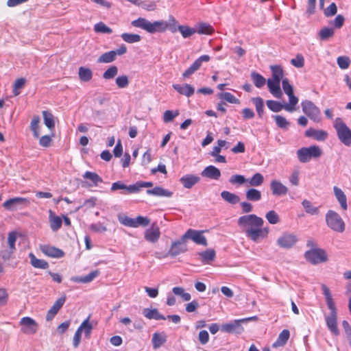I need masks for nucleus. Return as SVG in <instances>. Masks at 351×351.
Segmentation results:
<instances>
[{
  "label": "nucleus",
  "mask_w": 351,
  "mask_h": 351,
  "mask_svg": "<svg viewBox=\"0 0 351 351\" xmlns=\"http://www.w3.org/2000/svg\"><path fill=\"white\" fill-rule=\"evenodd\" d=\"M143 314L149 319L165 320L166 317L160 314L156 308H146L143 309Z\"/></svg>",
  "instance_id": "28"
},
{
  "label": "nucleus",
  "mask_w": 351,
  "mask_h": 351,
  "mask_svg": "<svg viewBox=\"0 0 351 351\" xmlns=\"http://www.w3.org/2000/svg\"><path fill=\"white\" fill-rule=\"evenodd\" d=\"M219 97L223 99L228 103L239 104H240L239 99L236 98L232 93L229 92L221 93L219 95Z\"/></svg>",
  "instance_id": "54"
},
{
  "label": "nucleus",
  "mask_w": 351,
  "mask_h": 351,
  "mask_svg": "<svg viewBox=\"0 0 351 351\" xmlns=\"http://www.w3.org/2000/svg\"><path fill=\"white\" fill-rule=\"evenodd\" d=\"M31 265L35 268L47 269L49 264L47 261L43 259L37 258L33 253L29 254Z\"/></svg>",
  "instance_id": "34"
},
{
  "label": "nucleus",
  "mask_w": 351,
  "mask_h": 351,
  "mask_svg": "<svg viewBox=\"0 0 351 351\" xmlns=\"http://www.w3.org/2000/svg\"><path fill=\"white\" fill-rule=\"evenodd\" d=\"M237 223L246 237L254 243H258L268 237L269 227H263L264 220L254 214L239 217Z\"/></svg>",
  "instance_id": "1"
},
{
  "label": "nucleus",
  "mask_w": 351,
  "mask_h": 351,
  "mask_svg": "<svg viewBox=\"0 0 351 351\" xmlns=\"http://www.w3.org/2000/svg\"><path fill=\"white\" fill-rule=\"evenodd\" d=\"M40 250L43 254L53 258H62L64 255L62 250L49 245H41Z\"/></svg>",
  "instance_id": "19"
},
{
  "label": "nucleus",
  "mask_w": 351,
  "mask_h": 351,
  "mask_svg": "<svg viewBox=\"0 0 351 351\" xmlns=\"http://www.w3.org/2000/svg\"><path fill=\"white\" fill-rule=\"evenodd\" d=\"M119 221L121 224L125 226L136 228V224L135 223L134 218H131L128 216H119Z\"/></svg>",
  "instance_id": "57"
},
{
  "label": "nucleus",
  "mask_w": 351,
  "mask_h": 351,
  "mask_svg": "<svg viewBox=\"0 0 351 351\" xmlns=\"http://www.w3.org/2000/svg\"><path fill=\"white\" fill-rule=\"evenodd\" d=\"M39 123L40 117L37 115L34 116L30 123V129L33 132L34 136L36 138H38L40 136Z\"/></svg>",
  "instance_id": "45"
},
{
  "label": "nucleus",
  "mask_w": 351,
  "mask_h": 351,
  "mask_svg": "<svg viewBox=\"0 0 351 351\" xmlns=\"http://www.w3.org/2000/svg\"><path fill=\"white\" fill-rule=\"evenodd\" d=\"M167 340L166 335L164 334L155 332L152 336V344L154 349L159 348Z\"/></svg>",
  "instance_id": "35"
},
{
  "label": "nucleus",
  "mask_w": 351,
  "mask_h": 351,
  "mask_svg": "<svg viewBox=\"0 0 351 351\" xmlns=\"http://www.w3.org/2000/svg\"><path fill=\"white\" fill-rule=\"evenodd\" d=\"M186 241V239H183L182 235L180 240L172 242L167 255L171 257H176L180 254L185 253L188 250Z\"/></svg>",
  "instance_id": "12"
},
{
  "label": "nucleus",
  "mask_w": 351,
  "mask_h": 351,
  "mask_svg": "<svg viewBox=\"0 0 351 351\" xmlns=\"http://www.w3.org/2000/svg\"><path fill=\"white\" fill-rule=\"evenodd\" d=\"M25 84V80L24 78L17 79L13 86V94L14 96H18L20 93V89L22 88Z\"/></svg>",
  "instance_id": "61"
},
{
  "label": "nucleus",
  "mask_w": 351,
  "mask_h": 351,
  "mask_svg": "<svg viewBox=\"0 0 351 351\" xmlns=\"http://www.w3.org/2000/svg\"><path fill=\"white\" fill-rule=\"evenodd\" d=\"M29 200L25 197H16L5 201L3 208L8 211H14L29 206Z\"/></svg>",
  "instance_id": "10"
},
{
  "label": "nucleus",
  "mask_w": 351,
  "mask_h": 351,
  "mask_svg": "<svg viewBox=\"0 0 351 351\" xmlns=\"http://www.w3.org/2000/svg\"><path fill=\"white\" fill-rule=\"evenodd\" d=\"M147 193L150 195L167 197H170L173 195L171 191L165 189L160 186H156L152 189H147Z\"/></svg>",
  "instance_id": "30"
},
{
  "label": "nucleus",
  "mask_w": 351,
  "mask_h": 351,
  "mask_svg": "<svg viewBox=\"0 0 351 351\" xmlns=\"http://www.w3.org/2000/svg\"><path fill=\"white\" fill-rule=\"evenodd\" d=\"M121 38L128 43H138L141 40V36L136 34L123 33L121 36Z\"/></svg>",
  "instance_id": "47"
},
{
  "label": "nucleus",
  "mask_w": 351,
  "mask_h": 351,
  "mask_svg": "<svg viewBox=\"0 0 351 351\" xmlns=\"http://www.w3.org/2000/svg\"><path fill=\"white\" fill-rule=\"evenodd\" d=\"M196 32L199 34L210 35L214 32L213 27L206 23H200L196 26Z\"/></svg>",
  "instance_id": "38"
},
{
  "label": "nucleus",
  "mask_w": 351,
  "mask_h": 351,
  "mask_svg": "<svg viewBox=\"0 0 351 351\" xmlns=\"http://www.w3.org/2000/svg\"><path fill=\"white\" fill-rule=\"evenodd\" d=\"M270 189L272 194L275 196H283L288 193V188L284 185L281 182L273 180L270 183Z\"/></svg>",
  "instance_id": "17"
},
{
  "label": "nucleus",
  "mask_w": 351,
  "mask_h": 351,
  "mask_svg": "<svg viewBox=\"0 0 351 351\" xmlns=\"http://www.w3.org/2000/svg\"><path fill=\"white\" fill-rule=\"evenodd\" d=\"M167 24V29H169L172 33H175L177 31H178V21L176 20V19L171 16L169 19L168 21H166Z\"/></svg>",
  "instance_id": "60"
},
{
  "label": "nucleus",
  "mask_w": 351,
  "mask_h": 351,
  "mask_svg": "<svg viewBox=\"0 0 351 351\" xmlns=\"http://www.w3.org/2000/svg\"><path fill=\"white\" fill-rule=\"evenodd\" d=\"M305 212L311 215H318L319 214V209L318 207L315 206L309 200L304 199L302 202Z\"/></svg>",
  "instance_id": "31"
},
{
  "label": "nucleus",
  "mask_w": 351,
  "mask_h": 351,
  "mask_svg": "<svg viewBox=\"0 0 351 351\" xmlns=\"http://www.w3.org/2000/svg\"><path fill=\"white\" fill-rule=\"evenodd\" d=\"M118 190L123 191V194H132L136 193L137 188L134 186V184L127 186L122 181H117L112 184L110 191L113 192Z\"/></svg>",
  "instance_id": "14"
},
{
  "label": "nucleus",
  "mask_w": 351,
  "mask_h": 351,
  "mask_svg": "<svg viewBox=\"0 0 351 351\" xmlns=\"http://www.w3.org/2000/svg\"><path fill=\"white\" fill-rule=\"evenodd\" d=\"M290 336V332L288 330H283L278 335L276 341L272 344V347L277 348L282 347L286 344Z\"/></svg>",
  "instance_id": "29"
},
{
  "label": "nucleus",
  "mask_w": 351,
  "mask_h": 351,
  "mask_svg": "<svg viewBox=\"0 0 351 351\" xmlns=\"http://www.w3.org/2000/svg\"><path fill=\"white\" fill-rule=\"evenodd\" d=\"M115 83L119 88H125L129 85V80L127 75H120L116 78Z\"/></svg>",
  "instance_id": "63"
},
{
  "label": "nucleus",
  "mask_w": 351,
  "mask_h": 351,
  "mask_svg": "<svg viewBox=\"0 0 351 351\" xmlns=\"http://www.w3.org/2000/svg\"><path fill=\"white\" fill-rule=\"evenodd\" d=\"M173 88L180 95H183L186 97H191L195 93V88L189 84H173Z\"/></svg>",
  "instance_id": "25"
},
{
  "label": "nucleus",
  "mask_w": 351,
  "mask_h": 351,
  "mask_svg": "<svg viewBox=\"0 0 351 351\" xmlns=\"http://www.w3.org/2000/svg\"><path fill=\"white\" fill-rule=\"evenodd\" d=\"M271 71V77L270 79L280 82L283 80L284 72L282 68L280 65H272L270 66Z\"/></svg>",
  "instance_id": "37"
},
{
  "label": "nucleus",
  "mask_w": 351,
  "mask_h": 351,
  "mask_svg": "<svg viewBox=\"0 0 351 351\" xmlns=\"http://www.w3.org/2000/svg\"><path fill=\"white\" fill-rule=\"evenodd\" d=\"M204 231L197 230L194 229H189L184 234L183 239H191L195 243L207 246V239L203 235Z\"/></svg>",
  "instance_id": "11"
},
{
  "label": "nucleus",
  "mask_w": 351,
  "mask_h": 351,
  "mask_svg": "<svg viewBox=\"0 0 351 351\" xmlns=\"http://www.w3.org/2000/svg\"><path fill=\"white\" fill-rule=\"evenodd\" d=\"M305 136L308 138H313L318 141H324L327 138L328 133L322 130L310 128L305 131Z\"/></svg>",
  "instance_id": "20"
},
{
  "label": "nucleus",
  "mask_w": 351,
  "mask_h": 351,
  "mask_svg": "<svg viewBox=\"0 0 351 351\" xmlns=\"http://www.w3.org/2000/svg\"><path fill=\"white\" fill-rule=\"evenodd\" d=\"M83 178L90 181V182L86 183V186H97L99 183L103 182L102 178L95 172L86 171L83 175Z\"/></svg>",
  "instance_id": "26"
},
{
  "label": "nucleus",
  "mask_w": 351,
  "mask_h": 351,
  "mask_svg": "<svg viewBox=\"0 0 351 351\" xmlns=\"http://www.w3.org/2000/svg\"><path fill=\"white\" fill-rule=\"evenodd\" d=\"M245 196L247 200L256 202L261 199V193L256 189H250L245 193Z\"/></svg>",
  "instance_id": "43"
},
{
  "label": "nucleus",
  "mask_w": 351,
  "mask_h": 351,
  "mask_svg": "<svg viewBox=\"0 0 351 351\" xmlns=\"http://www.w3.org/2000/svg\"><path fill=\"white\" fill-rule=\"evenodd\" d=\"M79 78L82 82H89L93 77V71L89 68L80 66L78 71Z\"/></svg>",
  "instance_id": "36"
},
{
  "label": "nucleus",
  "mask_w": 351,
  "mask_h": 351,
  "mask_svg": "<svg viewBox=\"0 0 351 351\" xmlns=\"http://www.w3.org/2000/svg\"><path fill=\"white\" fill-rule=\"evenodd\" d=\"M267 106L271 111L275 112H280L282 108H284V106L280 102L273 100H267Z\"/></svg>",
  "instance_id": "59"
},
{
  "label": "nucleus",
  "mask_w": 351,
  "mask_h": 351,
  "mask_svg": "<svg viewBox=\"0 0 351 351\" xmlns=\"http://www.w3.org/2000/svg\"><path fill=\"white\" fill-rule=\"evenodd\" d=\"M254 319H256V317H251L241 319H235L229 323L222 324L221 329L222 331L228 333L241 334L243 331V328L241 326V323L246 322L247 321L252 320Z\"/></svg>",
  "instance_id": "8"
},
{
  "label": "nucleus",
  "mask_w": 351,
  "mask_h": 351,
  "mask_svg": "<svg viewBox=\"0 0 351 351\" xmlns=\"http://www.w3.org/2000/svg\"><path fill=\"white\" fill-rule=\"evenodd\" d=\"M325 319L327 327L330 331L335 335H338L339 334V331L337 325V313H330L329 315L326 316Z\"/></svg>",
  "instance_id": "22"
},
{
  "label": "nucleus",
  "mask_w": 351,
  "mask_h": 351,
  "mask_svg": "<svg viewBox=\"0 0 351 351\" xmlns=\"http://www.w3.org/2000/svg\"><path fill=\"white\" fill-rule=\"evenodd\" d=\"M43 116L45 125L49 129L53 130L55 128V121L53 115L49 111H43Z\"/></svg>",
  "instance_id": "39"
},
{
  "label": "nucleus",
  "mask_w": 351,
  "mask_h": 351,
  "mask_svg": "<svg viewBox=\"0 0 351 351\" xmlns=\"http://www.w3.org/2000/svg\"><path fill=\"white\" fill-rule=\"evenodd\" d=\"M264 182V177L260 173H256L250 179H247V182L252 186H259Z\"/></svg>",
  "instance_id": "46"
},
{
  "label": "nucleus",
  "mask_w": 351,
  "mask_h": 351,
  "mask_svg": "<svg viewBox=\"0 0 351 351\" xmlns=\"http://www.w3.org/2000/svg\"><path fill=\"white\" fill-rule=\"evenodd\" d=\"M116 59L114 51H110L103 53L97 59L99 63H110Z\"/></svg>",
  "instance_id": "41"
},
{
  "label": "nucleus",
  "mask_w": 351,
  "mask_h": 351,
  "mask_svg": "<svg viewBox=\"0 0 351 351\" xmlns=\"http://www.w3.org/2000/svg\"><path fill=\"white\" fill-rule=\"evenodd\" d=\"M327 226L332 231L342 233L345 231L346 223L340 215L336 211L329 210L326 214Z\"/></svg>",
  "instance_id": "3"
},
{
  "label": "nucleus",
  "mask_w": 351,
  "mask_h": 351,
  "mask_svg": "<svg viewBox=\"0 0 351 351\" xmlns=\"http://www.w3.org/2000/svg\"><path fill=\"white\" fill-rule=\"evenodd\" d=\"M337 62L341 69H346L350 64V60L348 56H339L337 58Z\"/></svg>",
  "instance_id": "64"
},
{
  "label": "nucleus",
  "mask_w": 351,
  "mask_h": 351,
  "mask_svg": "<svg viewBox=\"0 0 351 351\" xmlns=\"http://www.w3.org/2000/svg\"><path fill=\"white\" fill-rule=\"evenodd\" d=\"M221 197L224 201L231 204H236L240 201V197L237 195L228 191H222Z\"/></svg>",
  "instance_id": "32"
},
{
  "label": "nucleus",
  "mask_w": 351,
  "mask_h": 351,
  "mask_svg": "<svg viewBox=\"0 0 351 351\" xmlns=\"http://www.w3.org/2000/svg\"><path fill=\"white\" fill-rule=\"evenodd\" d=\"M334 29L332 28L324 27L319 32V37L322 40H326L334 35Z\"/></svg>",
  "instance_id": "55"
},
{
  "label": "nucleus",
  "mask_w": 351,
  "mask_h": 351,
  "mask_svg": "<svg viewBox=\"0 0 351 351\" xmlns=\"http://www.w3.org/2000/svg\"><path fill=\"white\" fill-rule=\"evenodd\" d=\"M303 112L315 122L321 121V112L319 109L309 100L303 101L301 103Z\"/></svg>",
  "instance_id": "7"
},
{
  "label": "nucleus",
  "mask_w": 351,
  "mask_h": 351,
  "mask_svg": "<svg viewBox=\"0 0 351 351\" xmlns=\"http://www.w3.org/2000/svg\"><path fill=\"white\" fill-rule=\"evenodd\" d=\"M304 256L308 262L313 265L324 263L328 261L326 251L321 248L308 250L305 252Z\"/></svg>",
  "instance_id": "6"
},
{
  "label": "nucleus",
  "mask_w": 351,
  "mask_h": 351,
  "mask_svg": "<svg viewBox=\"0 0 351 351\" xmlns=\"http://www.w3.org/2000/svg\"><path fill=\"white\" fill-rule=\"evenodd\" d=\"M298 242L297 236L293 233L285 232L282 234L278 239L277 244L279 247L284 249L291 248Z\"/></svg>",
  "instance_id": "13"
},
{
  "label": "nucleus",
  "mask_w": 351,
  "mask_h": 351,
  "mask_svg": "<svg viewBox=\"0 0 351 351\" xmlns=\"http://www.w3.org/2000/svg\"><path fill=\"white\" fill-rule=\"evenodd\" d=\"M273 117L275 119L276 125L282 129H287L290 125L289 122L284 117L274 115Z\"/></svg>",
  "instance_id": "58"
},
{
  "label": "nucleus",
  "mask_w": 351,
  "mask_h": 351,
  "mask_svg": "<svg viewBox=\"0 0 351 351\" xmlns=\"http://www.w3.org/2000/svg\"><path fill=\"white\" fill-rule=\"evenodd\" d=\"M49 223L51 229L53 232H56L62 226V219L58 216L53 215V213L51 210L49 211Z\"/></svg>",
  "instance_id": "33"
},
{
  "label": "nucleus",
  "mask_w": 351,
  "mask_h": 351,
  "mask_svg": "<svg viewBox=\"0 0 351 351\" xmlns=\"http://www.w3.org/2000/svg\"><path fill=\"white\" fill-rule=\"evenodd\" d=\"M267 221L272 225L277 224L280 222V217L275 210H269L265 215Z\"/></svg>",
  "instance_id": "52"
},
{
  "label": "nucleus",
  "mask_w": 351,
  "mask_h": 351,
  "mask_svg": "<svg viewBox=\"0 0 351 351\" xmlns=\"http://www.w3.org/2000/svg\"><path fill=\"white\" fill-rule=\"evenodd\" d=\"M289 97V103L284 105V109L288 112H293L295 110L294 106L298 103V99L296 97L293 93L291 95H287Z\"/></svg>",
  "instance_id": "51"
},
{
  "label": "nucleus",
  "mask_w": 351,
  "mask_h": 351,
  "mask_svg": "<svg viewBox=\"0 0 351 351\" xmlns=\"http://www.w3.org/2000/svg\"><path fill=\"white\" fill-rule=\"evenodd\" d=\"M178 31L181 33L184 38H187L196 33L195 28L190 27L186 25H179Z\"/></svg>",
  "instance_id": "48"
},
{
  "label": "nucleus",
  "mask_w": 351,
  "mask_h": 351,
  "mask_svg": "<svg viewBox=\"0 0 351 351\" xmlns=\"http://www.w3.org/2000/svg\"><path fill=\"white\" fill-rule=\"evenodd\" d=\"M172 291L175 295L180 296L184 301H189L191 298L190 293L185 292L182 287H173Z\"/></svg>",
  "instance_id": "53"
},
{
  "label": "nucleus",
  "mask_w": 351,
  "mask_h": 351,
  "mask_svg": "<svg viewBox=\"0 0 351 351\" xmlns=\"http://www.w3.org/2000/svg\"><path fill=\"white\" fill-rule=\"evenodd\" d=\"M252 101L255 105L256 112L260 117H262L263 114L264 109V102L263 99L260 97H252Z\"/></svg>",
  "instance_id": "49"
},
{
  "label": "nucleus",
  "mask_w": 351,
  "mask_h": 351,
  "mask_svg": "<svg viewBox=\"0 0 351 351\" xmlns=\"http://www.w3.org/2000/svg\"><path fill=\"white\" fill-rule=\"evenodd\" d=\"M94 30L97 33L111 34L112 32V29L103 22L96 23L94 26Z\"/></svg>",
  "instance_id": "56"
},
{
  "label": "nucleus",
  "mask_w": 351,
  "mask_h": 351,
  "mask_svg": "<svg viewBox=\"0 0 351 351\" xmlns=\"http://www.w3.org/2000/svg\"><path fill=\"white\" fill-rule=\"evenodd\" d=\"M210 56L208 55L201 56L191 66L196 71L201 67L202 62H207L210 60Z\"/></svg>",
  "instance_id": "62"
},
{
  "label": "nucleus",
  "mask_w": 351,
  "mask_h": 351,
  "mask_svg": "<svg viewBox=\"0 0 351 351\" xmlns=\"http://www.w3.org/2000/svg\"><path fill=\"white\" fill-rule=\"evenodd\" d=\"M145 239L151 243H156L160 237L159 227L156 224H152V226L145 232Z\"/></svg>",
  "instance_id": "16"
},
{
  "label": "nucleus",
  "mask_w": 351,
  "mask_h": 351,
  "mask_svg": "<svg viewBox=\"0 0 351 351\" xmlns=\"http://www.w3.org/2000/svg\"><path fill=\"white\" fill-rule=\"evenodd\" d=\"M322 154V149L317 145H312L308 147H302L297 151L298 160L301 162H307L312 158H319Z\"/></svg>",
  "instance_id": "5"
},
{
  "label": "nucleus",
  "mask_w": 351,
  "mask_h": 351,
  "mask_svg": "<svg viewBox=\"0 0 351 351\" xmlns=\"http://www.w3.org/2000/svg\"><path fill=\"white\" fill-rule=\"evenodd\" d=\"M199 255L201 256L202 261L204 263H209L210 261L215 259V252L214 250L209 249L204 252H200Z\"/></svg>",
  "instance_id": "44"
},
{
  "label": "nucleus",
  "mask_w": 351,
  "mask_h": 351,
  "mask_svg": "<svg viewBox=\"0 0 351 351\" xmlns=\"http://www.w3.org/2000/svg\"><path fill=\"white\" fill-rule=\"evenodd\" d=\"M200 181V178L194 174H186L180 178V182L187 189H191Z\"/></svg>",
  "instance_id": "18"
},
{
  "label": "nucleus",
  "mask_w": 351,
  "mask_h": 351,
  "mask_svg": "<svg viewBox=\"0 0 351 351\" xmlns=\"http://www.w3.org/2000/svg\"><path fill=\"white\" fill-rule=\"evenodd\" d=\"M267 86L269 88V92L276 98H281L282 95V93L280 89V82L268 79L267 80Z\"/></svg>",
  "instance_id": "24"
},
{
  "label": "nucleus",
  "mask_w": 351,
  "mask_h": 351,
  "mask_svg": "<svg viewBox=\"0 0 351 351\" xmlns=\"http://www.w3.org/2000/svg\"><path fill=\"white\" fill-rule=\"evenodd\" d=\"M251 78L255 86L258 88H262L266 82V80L256 71H252L251 73Z\"/></svg>",
  "instance_id": "42"
},
{
  "label": "nucleus",
  "mask_w": 351,
  "mask_h": 351,
  "mask_svg": "<svg viewBox=\"0 0 351 351\" xmlns=\"http://www.w3.org/2000/svg\"><path fill=\"white\" fill-rule=\"evenodd\" d=\"M333 191L336 199L343 210L348 209L347 197L344 192L337 186L333 187Z\"/></svg>",
  "instance_id": "27"
},
{
  "label": "nucleus",
  "mask_w": 351,
  "mask_h": 351,
  "mask_svg": "<svg viewBox=\"0 0 351 351\" xmlns=\"http://www.w3.org/2000/svg\"><path fill=\"white\" fill-rule=\"evenodd\" d=\"M322 290L323 294L325 296L326 302L328 308L330 311V313H337L335 304L333 301L330 289H328V287L326 285H322Z\"/></svg>",
  "instance_id": "23"
},
{
  "label": "nucleus",
  "mask_w": 351,
  "mask_h": 351,
  "mask_svg": "<svg viewBox=\"0 0 351 351\" xmlns=\"http://www.w3.org/2000/svg\"><path fill=\"white\" fill-rule=\"evenodd\" d=\"M334 128L340 141L346 146L351 145V130L341 118L334 121Z\"/></svg>",
  "instance_id": "4"
},
{
  "label": "nucleus",
  "mask_w": 351,
  "mask_h": 351,
  "mask_svg": "<svg viewBox=\"0 0 351 351\" xmlns=\"http://www.w3.org/2000/svg\"><path fill=\"white\" fill-rule=\"evenodd\" d=\"M21 331L25 335H34L38 329V324L30 317H23L19 321Z\"/></svg>",
  "instance_id": "9"
},
{
  "label": "nucleus",
  "mask_w": 351,
  "mask_h": 351,
  "mask_svg": "<svg viewBox=\"0 0 351 351\" xmlns=\"http://www.w3.org/2000/svg\"><path fill=\"white\" fill-rule=\"evenodd\" d=\"M202 177L217 180L221 177L220 170L213 165L206 167L201 173Z\"/></svg>",
  "instance_id": "21"
},
{
  "label": "nucleus",
  "mask_w": 351,
  "mask_h": 351,
  "mask_svg": "<svg viewBox=\"0 0 351 351\" xmlns=\"http://www.w3.org/2000/svg\"><path fill=\"white\" fill-rule=\"evenodd\" d=\"M66 301V297L62 296L58 298L53 306L49 308L46 315V320L51 321L52 320L56 314L58 313L60 309L62 307L64 302Z\"/></svg>",
  "instance_id": "15"
},
{
  "label": "nucleus",
  "mask_w": 351,
  "mask_h": 351,
  "mask_svg": "<svg viewBox=\"0 0 351 351\" xmlns=\"http://www.w3.org/2000/svg\"><path fill=\"white\" fill-rule=\"evenodd\" d=\"M118 71L117 66L112 65L104 71L103 78L106 80H112L118 74Z\"/></svg>",
  "instance_id": "50"
},
{
  "label": "nucleus",
  "mask_w": 351,
  "mask_h": 351,
  "mask_svg": "<svg viewBox=\"0 0 351 351\" xmlns=\"http://www.w3.org/2000/svg\"><path fill=\"white\" fill-rule=\"evenodd\" d=\"M131 24L133 27L141 28L149 34L164 32L167 30V24L165 21H156L151 22L145 18L140 17L132 21Z\"/></svg>",
  "instance_id": "2"
},
{
  "label": "nucleus",
  "mask_w": 351,
  "mask_h": 351,
  "mask_svg": "<svg viewBox=\"0 0 351 351\" xmlns=\"http://www.w3.org/2000/svg\"><path fill=\"white\" fill-rule=\"evenodd\" d=\"M90 316L86 318L85 320L82 322L81 325L79 326L77 329H79L82 332H84L85 334V337L89 338L90 334L92 332L93 326L89 322Z\"/></svg>",
  "instance_id": "40"
}]
</instances>
